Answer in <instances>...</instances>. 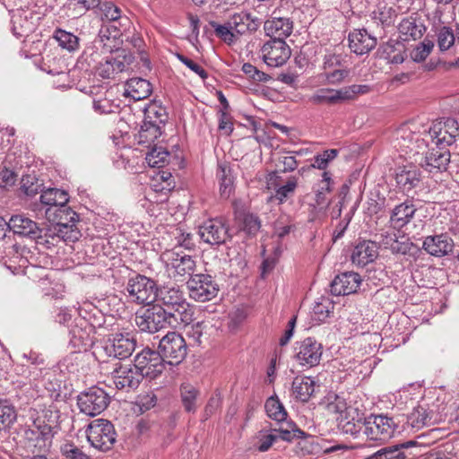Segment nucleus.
I'll return each mask as SVG.
<instances>
[{"label": "nucleus", "mask_w": 459, "mask_h": 459, "mask_svg": "<svg viewBox=\"0 0 459 459\" xmlns=\"http://www.w3.org/2000/svg\"><path fill=\"white\" fill-rule=\"evenodd\" d=\"M420 123L409 121L399 126L394 133V146L401 149L410 160H413L419 167L429 173L446 170L450 162V152L444 147H434L429 150L427 139L414 135L420 133Z\"/></svg>", "instance_id": "nucleus-1"}, {"label": "nucleus", "mask_w": 459, "mask_h": 459, "mask_svg": "<svg viewBox=\"0 0 459 459\" xmlns=\"http://www.w3.org/2000/svg\"><path fill=\"white\" fill-rule=\"evenodd\" d=\"M156 300L181 327L193 321L192 308L178 288L164 286L158 289Z\"/></svg>", "instance_id": "nucleus-2"}, {"label": "nucleus", "mask_w": 459, "mask_h": 459, "mask_svg": "<svg viewBox=\"0 0 459 459\" xmlns=\"http://www.w3.org/2000/svg\"><path fill=\"white\" fill-rule=\"evenodd\" d=\"M417 136L430 140L436 147L446 149L459 136V123L455 118L447 117L435 120L429 126L420 124V133L414 135V139Z\"/></svg>", "instance_id": "nucleus-3"}, {"label": "nucleus", "mask_w": 459, "mask_h": 459, "mask_svg": "<svg viewBox=\"0 0 459 459\" xmlns=\"http://www.w3.org/2000/svg\"><path fill=\"white\" fill-rule=\"evenodd\" d=\"M134 322L141 332L149 333H156L166 327H181L176 320L170 318L160 305L139 309L135 313Z\"/></svg>", "instance_id": "nucleus-4"}, {"label": "nucleus", "mask_w": 459, "mask_h": 459, "mask_svg": "<svg viewBox=\"0 0 459 459\" xmlns=\"http://www.w3.org/2000/svg\"><path fill=\"white\" fill-rule=\"evenodd\" d=\"M403 420V416L396 418L386 415L371 416L366 420L365 435L370 440L386 441L394 434L403 432L400 423Z\"/></svg>", "instance_id": "nucleus-5"}, {"label": "nucleus", "mask_w": 459, "mask_h": 459, "mask_svg": "<svg viewBox=\"0 0 459 459\" xmlns=\"http://www.w3.org/2000/svg\"><path fill=\"white\" fill-rule=\"evenodd\" d=\"M86 436L91 446L106 452L112 448L116 442L117 434L110 421L104 419H96L88 425Z\"/></svg>", "instance_id": "nucleus-6"}, {"label": "nucleus", "mask_w": 459, "mask_h": 459, "mask_svg": "<svg viewBox=\"0 0 459 459\" xmlns=\"http://www.w3.org/2000/svg\"><path fill=\"white\" fill-rule=\"evenodd\" d=\"M126 290L130 300L139 305L149 306L157 299V284L144 275L137 274L130 278Z\"/></svg>", "instance_id": "nucleus-7"}, {"label": "nucleus", "mask_w": 459, "mask_h": 459, "mask_svg": "<svg viewBox=\"0 0 459 459\" xmlns=\"http://www.w3.org/2000/svg\"><path fill=\"white\" fill-rule=\"evenodd\" d=\"M109 403V395L105 390L98 386H91L77 396V405L80 411L90 417L103 412Z\"/></svg>", "instance_id": "nucleus-8"}, {"label": "nucleus", "mask_w": 459, "mask_h": 459, "mask_svg": "<svg viewBox=\"0 0 459 459\" xmlns=\"http://www.w3.org/2000/svg\"><path fill=\"white\" fill-rule=\"evenodd\" d=\"M365 85H351L341 89L320 88L310 97L309 101L316 105H333L338 102L352 100L355 96L366 92Z\"/></svg>", "instance_id": "nucleus-9"}, {"label": "nucleus", "mask_w": 459, "mask_h": 459, "mask_svg": "<svg viewBox=\"0 0 459 459\" xmlns=\"http://www.w3.org/2000/svg\"><path fill=\"white\" fill-rule=\"evenodd\" d=\"M159 352L164 363L178 365L186 356L187 346L181 334L169 332L160 339Z\"/></svg>", "instance_id": "nucleus-10"}, {"label": "nucleus", "mask_w": 459, "mask_h": 459, "mask_svg": "<svg viewBox=\"0 0 459 459\" xmlns=\"http://www.w3.org/2000/svg\"><path fill=\"white\" fill-rule=\"evenodd\" d=\"M25 446L32 454L48 453L52 445L53 432L50 425L33 422L24 432Z\"/></svg>", "instance_id": "nucleus-11"}, {"label": "nucleus", "mask_w": 459, "mask_h": 459, "mask_svg": "<svg viewBox=\"0 0 459 459\" xmlns=\"http://www.w3.org/2000/svg\"><path fill=\"white\" fill-rule=\"evenodd\" d=\"M186 284L190 298L198 302L209 301L219 292V285L210 274H194Z\"/></svg>", "instance_id": "nucleus-12"}, {"label": "nucleus", "mask_w": 459, "mask_h": 459, "mask_svg": "<svg viewBox=\"0 0 459 459\" xmlns=\"http://www.w3.org/2000/svg\"><path fill=\"white\" fill-rule=\"evenodd\" d=\"M30 258L32 255L26 247L5 241L2 259L13 274L24 273L25 268L30 264Z\"/></svg>", "instance_id": "nucleus-13"}, {"label": "nucleus", "mask_w": 459, "mask_h": 459, "mask_svg": "<svg viewBox=\"0 0 459 459\" xmlns=\"http://www.w3.org/2000/svg\"><path fill=\"white\" fill-rule=\"evenodd\" d=\"M161 261L165 264L168 271L179 276L193 274L195 268V261L184 251L175 247L165 250L160 255Z\"/></svg>", "instance_id": "nucleus-14"}, {"label": "nucleus", "mask_w": 459, "mask_h": 459, "mask_svg": "<svg viewBox=\"0 0 459 459\" xmlns=\"http://www.w3.org/2000/svg\"><path fill=\"white\" fill-rule=\"evenodd\" d=\"M229 226L222 219L216 218L204 221L199 226L200 238L212 246L226 244L231 238Z\"/></svg>", "instance_id": "nucleus-15"}, {"label": "nucleus", "mask_w": 459, "mask_h": 459, "mask_svg": "<svg viewBox=\"0 0 459 459\" xmlns=\"http://www.w3.org/2000/svg\"><path fill=\"white\" fill-rule=\"evenodd\" d=\"M134 366L143 373V377L150 378L157 377L165 368V363L160 352L149 348L136 354Z\"/></svg>", "instance_id": "nucleus-16"}, {"label": "nucleus", "mask_w": 459, "mask_h": 459, "mask_svg": "<svg viewBox=\"0 0 459 459\" xmlns=\"http://www.w3.org/2000/svg\"><path fill=\"white\" fill-rule=\"evenodd\" d=\"M111 379L117 389L130 392L139 386L143 377L134 365L117 363L111 372Z\"/></svg>", "instance_id": "nucleus-17"}, {"label": "nucleus", "mask_w": 459, "mask_h": 459, "mask_svg": "<svg viewBox=\"0 0 459 459\" xmlns=\"http://www.w3.org/2000/svg\"><path fill=\"white\" fill-rule=\"evenodd\" d=\"M135 346L136 341L130 333H115L108 337L101 348L108 357L124 359L131 356Z\"/></svg>", "instance_id": "nucleus-18"}, {"label": "nucleus", "mask_w": 459, "mask_h": 459, "mask_svg": "<svg viewBox=\"0 0 459 459\" xmlns=\"http://www.w3.org/2000/svg\"><path fill=\"white\" fill-rule=\"evenodd\" d=\"M260 51L264 62L271 67L281 66L291 55L290 47L281 39H272L265 42Z\"/></svg>", "instance_id": "nucleus-19"}, {"label": "nucleus", "mask_w": 459, "mask_h": 459, "mask_svg": "<svg viewBox=\"0 0 459 459\" xmlns=\"http://www.w3.org/2000/svg\"><path fill=\"white\" fill-rule=\"evenodd\" d=\"M403 417V431L408 432H415L437 422V414L425 404H419L406 417Z\"/></svg>", "instance_id": "nucleus-20"}, {"label": "nucleus", "mask_w": 459, "mask_h": 459, "mask_svg": "<svg viewBox=\"0 0 459 459\" xmlns=\"http://www.w3.org/2000/svg\"><path fill=\"white\" fill-rule=\"evenodd\" d=\"M295 351V359L300 365L314 367L321 360L323 346L316 339L307 337L296 342Z\"/></svg>", "instance_id": "nucleus-21"}, {"label": "nucleus", "mask_w": 459, "mask_h": 459, "mask_svg": "<svg viewBox=\"0 0 459 459\" xmlns=\"http://www.w3.org/2000/svg\"><path fill=\"white\" fill-rule=\"evenodd\" d=\"M9 230L14 234L28 237L31 239L41 238L42 230L38 223L22 214L11 217L8 221Z\"/></svg>", "instance_id": "nucleus-22"}, {"label": "nucleus", "mask_w": 459, "mask_h": 459, "mask_svg": "<svg viewBox=\"0 0 459 459\" xmlns=\"http://www.w3.org/2000/svg\"><path fill=\"white\" fill-rule=\"evenodd\" d=\"M418 164L411 160L406 165L397 168L395 180L403 192H409L414 188L420 181V172Z\"/></svg>", "instance_id": "nucleus-23"}, {"label": "nucleus", "mask_w": 459, "mask_h": 459, "mask_svg": "<svg viewBox=\"0 0 459 459\" xmlns=\"http://www.w3.org/2000/svg\"><path fill=\"white\" fill-rule=\"evenodd\" d=\"M361 282L360 275L357 273L347 272L337 275L331 284V291L333 295H349L359 289Z\"/></svg>", "instance_id": "nucleus-24"}, {"label": "nucleus", "mask_w": 459, "mask_h": 459, "mask_svg": "<svg viewBox=\"0 0 459 459\" xmlns=\"http://www.w3.org/2000/svg\"><path fill=\"white\" fill-rule=\"evenodd\" d=\"M423 249L434 256H444L452 252L454 242L446 234L428 236L422 245Z\"/></svg>", "instance_id": "nucleus-25"}, {"label": "nucleus", "mask_w": 459, "mask_h": 459, "mask_svg": "<svg viewBox=\"0 0 459 459\" xmlns=\"http://www.w3.org/2000/svg\"><path fill=\"white\" fill-rule=\"evenodd\" d=\"M378 256V247L376 242L364 240L357 244L351 253V262L358 266H365Z\"/></svg>", "instance_id": "nucleus-26"}, {"label": "nucleus", "mask_w": 459, "mask_h": 459, "mask_svg": "<svg viewBox=\"0 0 459 459\" xmlns=\"http://www.w3.org/2000/svg\"><path fill=\"white\" fill-rule=\"evenodd\" d=\"M377 45V39L368 33L366 30H359L349 35V47L357 55L368 53Z\"/></svg>", "instance_id": "nucleus-27"}, {"label": "nucleus", "mask_w": 459, "mask_h": 459, "mask_svg": "<svg viewBox=\"0 0 459 459\" xmlns=\"http://www.w3.org/2000/svg\"><path fill=\"white\" fill-rule=\"evenodd\" d=\"M45 214L47 219L54 225L72 226L75 225V222L78 221V214L66 206V204H63L59 208H56V210L46 209Z\"/></svg>", "instance_id": "nucleus-28"}, {"label": "nucleus", "mask_w": 459, "mask_h": 459, "mask_svg": "<svg viewBox=\"0 0 459 459\" xmlns=\"http://www.w3.org/2000/svg\"><path fill=\"white\" fill-rule=\"evenodd\" d=\"M416 207L411 201H405L396 205L391 213L390 223L394 229H401L413 217Z\"/></svg>", "instance_id": "nucleus-29"}, {"label": "nucleus", "mask_w": 459, "mask_h": 459, "mask_svg": "<svg viewBox=\"0 0 459 459\" xmlns=\"http://www.w3.org/2000/svg\"><path fill=\"white\" fill-rule=\"evenodd\" d=\"M264 30L273 39L285 38L292 31V22L288 18H273L264 22Z\"/></svg>", "instance_id": "nucleus-30"}, {"label": "nucleus", "mask_w": 459, "mask_h": 459, "mask_svg": "<svg viewBox=\"0 0 459 459\" xmlns=\"http://www.w3.org/2000/svg\"><path fill=\"white\" fill-rule=\"evenodd\" d=\"M151 83L142 78H131L125 85V95L134 100H141L148 98L152 93Z\"/></svg>", "instance_id": "nucleus-31"}, {"label": "nucleus", "mask_w": 459, "mask_h": 459, "mask_svg": "<svg viewBox=\"0 0 459 459\" xmlns=\"http://www.w3.org/2000/svg\"><path fill=\"white\" fill-rule=\"evenodd\" d=\"M399 32L403 36L404 40L420 39L425 30V25L413 17H408L402 20L398 27Z\"/></svg>", "instance_id": "nucleus-32"}, {"label": "nucleus", "mask_w": 459, "mask_h": 459, "mask_svg": "<svg viewBox=\"0 0 459 459\" xmlns=\"http://www.w3.org/2000/svg\"><path fill=\"white\" fill-rule=\"evenodd\" d=\"M415 441H407L399 445L386 446L377 452V459H408L411 454L408 452L410 447L415 446Z\"/></svg>", "instance_id": "nucleus-33"}, {"label": "nucleus", "mask_w": 459, "mask_h": 459, "mask_svg": "<svg viewBox=\"0 0 459 459\" xmlns=\"http://www.w3.org/2000/svg\"><path fill=\"white\" fill-rule=\"evenodd\" d=\"M69 201L68 193L58 188H48L41 190L40 202L48 206L47 209L59 208L63 204H66Z\"/></svg>", "instance_id": "nucleus-34"}, {"label": "nucleus", "mask_w": 459, "mask_h": 459, "mask_svg": "<svg viewBox=\"0 0 459 459\" xmlns=\"http://www.w3.org/2000/svg\"><path fill=\"white\" fill-rule=\"evenodd\" d=\"M315 380L310 377H297L292 382V390L296 398L307 402L315 392Z\"/></svg>", "instance_id": "nucleus-35"}, {"label": "nucleus", "mask_w": 459, "mask_h": 459, "mask_svg": "<svg viewBox=\"0 0 459 459\" xmlns=\"http://www.w3.org/2000/svg\"><path fill=\"white\" fill-rule=\"evenodd\" d=\"M161 126L158 124L144 120L138 132V143L151 148L152 144L161 135Z\"/></svg>", "instance_id": "nucleus-36"}, {"label": "nucleus", "mask_w": 459, "mask_h": 459, "mask_svg": "<svg viewBox=\"0 0 459 459\" xmlns=\"http://www.w3.org/2000/svg\"><path fill=\"white\" fill-rule=\"evenodd\" d=\"M12 31L17 38L23 37L33 30V24L28 19L27 12L16 10L12 14Z\"/></svg>", "instance_id": "nucleus-37"}, {"label": "nucleus", "mask_w": 459, "mask_h": 459, "mask_svg": "<svg viewBox=\"0 0 459 459\" xmlns=\"http://www.w3.org/2000/svg\"><path fill=\"white\" fill-rule=\"evenodd\" d=\"M278 439L279 437L276 429L261 430L253 437L250 449L260 453L266 452Z\"/></svg>", "instance_id": "nucleus-38"}, {"label": "nucleus", "mask_w": 459, "mask_h": 459, "mask_svg": "<svg viewBox=\"0 0 459 459\" xmlns=\"http://www.w3.org/2000/svg\"><path fill=\"white\" fill-rule=\"evenodd\" d=\"M109 57L114 67L115 76L127 71L134 60L132 53L126 49H117L109 55Z\"/></svg>", "instance_id": "nucleus-39"}, {"label": "nucleus", "mask_w": 459, "mask_h": 459, "mask_svg": "<svg viewBox=\"0 0 459 459\" xmlns=\"http://www.w3.org/2000/svg\"><path fill=\"white\" fill-rule=\"evenodd\" d=\"M396 16L397 11L385 1L379 2L371 14L373 20L386 26L392 24Z\"/></svg>", "instance_id": "nucleus-40"}, {"label": "nucleus", "mask_w": 459, "mask_h": 459, "mask_svg": "<svg viewBox=\"0 0 459 459\" xmlns=\"http://www.w3.org/2000/svg\"><path fill=\"white\" fill-rule=\"evenodd\" d=\"M277 170L271 172L268 175V184L273 185V181L278 178V171L280 172H291L294 171L298 167V161L294 156L288 154H281L276 160L275 164Z\"/></svg>", "instance_id": "nucleus-41"}, {"label": "nucleus", "mask_w": 459, "mask_h": 459, "mask_svg": "<svg viewBox=\"0 0 459 459\" xmlns=\"http://www.w3.org/2000/svg\"><path fill=\"white\" fill-rule=\"evenodd\" d=\"M333 181L331 177V173L324 171L322 174V179L319 183V187L316 192V204L320 208H324L329 205L326 195L331 193L333 190Z\"/></svg>", "instance_id": "nucleus-42"}, {"label": "nucleus", "mask_w": 459, "mask_h": 459, "mask_svg": "<svg viewBox=\"0 0 459 459\" xmlns=\"http://www.w3.org/2000/svg\"><path fill=\"white\" fill-rule=\"evenodd\" d=\"M16 418L14 406L6 400H0V431L9 429Z\"/></svg>", "instance_id": "nucleus-43"}, {"label": "nucleus", "mask_w": 459, "mask_h": 459, "mask_svg": "<svg viewBox=\"0 0 459 459\" xmlns=\"http://www.w3.org/2000/svg\"><path fill=\"white\" fill-rule=\"evenodd\" d=\"M169 152L165 147L153 144L151 151L146 154V161L151 167H163L169 160Z\"/></svg>", "instance_id": "nucleus-44"}, {"label": "nucleus", "mask_w": 459, "mask_h": 459, "mask_svg": "<svg viewBox=\"0 0 459 459\" xmlns=\"http://www.w3.org/2000/svg\"><path fill=\"white\" fill-rule=\"evenodd\" d=\"M338 154L337 149H327L318 152L311 160L310 168L326 171L329 164L337 158Z\"/></svg>", "instance_id": "nucleus-45"}, {"label": "nucleus", "mask_w": 459, "mask_h": 459, "mask_svg": "<svg viewBox=\"0 0 459 459\" xmlns=\"http://www.w3.org/2000/svg\"><path fill=\"white\" fill-rule=\"evenodd\" d=\"M100 4V0H67V9L72 10L73 17H79L87 11L95 10Z\"/></svg>", "instance_id": "nucleus-46"}, {"label": "nucleus", "mask_w": 459, "mask_h": 459, "mask_svg": "<svg viewBox=\"0 0 459 459\" xmlns=\"http://www.w3.org/2000/svg\"><path fill=\"white\" fill-rule=\"evenodd\" d=\"M333 303L329 298L321 297L313 307L312 316L316 322H324L333 309Z\"/></svg>", "instance_id": "nucleus-47"}, {"label": "nucleus", "mask_w": 459, "mask_h": 459, "mask_svg": "<svg viewBox=\"0 0 459 459\" xmlns=\"http://www.w3.org/2000/svg\"><path fill=\"white\" fill-rule=\"evenodd\" d=\"M339 427L343 433L349 434L353 437H358L361 431L365 434L366 420L363 421L362 418L355 420L352 418L349 420L347 417L342 419L339 423Z\"/></svg>", "instance_id": "nucleus-48"}, {"label": "nucleus", "mask_w": 459, "mask_h": 459, "mask_svg": "<svg viewBox=\"0 0 459 459\" xmlns=\"http://www.w3.org/2000/svg\"><path fill=\"white\" fill-rule=\"evenodd\" d=\"M95 13L105 21L115 22L121 18V10L110 1L100 0V4L97 6Z\"/></svg>", "instance_id": "nucleus-49"}, {"label": "nucleus", "mask_w": 459, "mask_h": 459, "mask_svg": "<svg viewBox=\"0 0 459 459\" xmlns=\"http://www.w3.org/2000/svg\"><path fill=\"white\" fill-rule=\"evenodd\" d=\"M54 38L62 48L66 49L69 52L76 50L79 47V39L73 33L67 32L64 30H56L55 31Z\"/></svg>", "instance_id": "nucleus-50"}, {"label": "nucleus", "mask_w": 459, "mask_h": 459, "mask_svg": "<svg viewBox=\"0 0 459 459\" xmlns=\"http://www.w3.org/2000/svg\"><path fill=\"white\" fill-rule=\"evenodd\" d=\"M264 408L268 417L271 419L279 422L286 419L287 412L278 398L273 396L268 398L265 402Z\"/></svg>", "instance_id": "nucleus-51"}, {"label": "nucleus", "mask_w": 459, "mask_h": 459, "mask_svg": "<svg viewBox=\"0 0 459 459\" xmlns=\"http://www.w3.org/2000/svg\"><path fill=\"white\" fill-rule=\"evenodd\" d=\"M217 178L220 181V190L223 196H229L233 184L231 170L227 165L221 164L218 168Z\"/></svg>", "instance_id": "nucleus-52"}, {"label": "nucleus", "mask_w": 459, "mask_h": 459, "mask_svg": "<svg viewBox=\"0 0 459 459\" xmlns=\"http://www.w3.org/2000/svg\"><path fill=\"white\" fill-rule=\"evenodd\" d=\"M180 390L185 409L187 411H195L196 410L197 390L190 384H183Z\"/></svg>", "instance_id": "nucleus-53"}, {"label": "nucleus", "mask_w": 459, "mask_h": 459, "mask_svg": "<svg viewBox=\"0 0 459 459\" xmlns=\"http://www.w3.org/2000/svg\"><path fill=\"white\" fill-rule=\"evenodd\" d=\"M383 244L394 254L405 255L411 250V243L405 240H399L395 234L388 235L383 240Z\"/></svg>", "instance_id": "nucleus-54"}, {"label": "nucleus", "mask_w": 459, "mask_h": 459, "mask_svg": "<svg viewBox=\"0 0 459 459\" xmlns=\"http://www.w3.org/2000/svg\"><path fill=\"white\" fill-rule=\"evenodd\" d=\"M53 236H56L64 241H71L74 242L78 240L81 237L80 231L77 230L75 225L72 226H59L54 225Z\"/></svg>", "instance_id": "nucleus-55"}, {"label": "nucleus", "mask_w": 459, "mask_h": 459, "mask_svg": "<svg viewBox=\"0 0 459 459\" xmlns=\"http://www.w3.org/2000/svg\"><path fill=\"white\" fill-rule=\"evenodd\" d=\"M250 14L247 13H234L229 21L230 24L234 32L238 34L245 33L249 27Z\"/></svg>", "instance_id": "nucleus-56"}, {"label": "nucleus", "mask_w": 459, "mask_h": 459, "mask_svg": "<svg viewBox=\"0 0 459 459\" xmlns=\"http://www.w3.org/2000/svg\"><path fill=\"white\" fill-rule=\"evenodd\" d=\"M433 48V41L424 39L411 51L410 56L414 62L420 63L429 56Z\"/></svg>", "instance_id": "nucleus-57"}, {"label": "nucleus", "mask_w": 459, "mask_h": 459, "mask_svg": "<svg viewBox=\"0 0 459 459\" xmlns=\"http://www.w3.org/2000/svg\"><path fill=\"white\" fill-rule=\"evenodd\" d=\"M42 184L36 178L35 175H24L21 180V189L22 192L29 196H33L41 191Z\"/></svg>", "instance_id": "nucleus-58"}, {"label": "nucleus", "mask_w": 459, "mask_h": 459, "mask_svg": "<svg viewBox=\"0 0 459 459\" xmlns=\"http://www.w3.org/2000/svg\"><path fill=\"white\" fill-rule=\"evenodd\" d=\"M437 46L440 51L448 50L455 42V36L453 30L448 27H442L437 34Z\"/></svg>", "instance_id": "nucleus-59"}, {"label": "nucleus", "mask_w": 459, "mask_h": 459, "mask_svg": "<svg viewBox=\"0 0 459 459\" xmlns=\"http://www.w3.org/2000/svg\"><path fill=\"white\" fill-rule=\"evenodd\" d=\"M168 114L164 108L152 105L147 109L145 120L163 126L168 121Z\"/></svg>", "instance_id": "nucleus-60"}, {"label": "nucleus", "mask_w": 459, "mask_h": 459, "mask_svg": "<svg viewBox=\"0 0 459 459\" xmlns=\"http://www.w3.org/2000/svg\"><path fill=\"white\" fill-rule=\"evenodd\" d=\"M279 438L290 442L295 438H302L305 436V432L299 429L294 423H288V428H281L277 430Z\"/></svg>", "instance_id": "nucleus-61"}, {"label": "nucleus", "mask_w": 459, "mask_h": 459, "mask_svg": "<svg viewBox=\"0 0 459 459\" xmlns=\"http://www.w3.org/2000/svg\"><path fill=\"white\" fill-rule=\"evenodd\" d=\"M297 185L298 179L295 177L290 178L285 185L279 186L276 189L274 198H276L280 203H283L290 195L294 193Z\"/></svg>", "instance_id": "nucleus-62"}, {"label": "nucleus", "mask_w": 459, "mask_h": 459, "mask_svg": "<svg viewBox=\"0 0 459 459\" xmlns=\"http://www.w3.org/2000/svg\"><path fill=\"white\" fill-rule=\"evenodd\" d=\"M350 72L347 69L337 67L321 74L328 84H340L349 75Z\"/></svg>", "instance_id": "nucleus-63"}, {"label": "nucleus", "mask_w": 459, "mask_h": 459, "mask_svg": "<svg viewBox=\"0 0 459 459\" xmlns=\"http://www.w3.org/2000/svg\"><path fill=\"white\" fill-rule=\"evenodd\" d=\"M62 455L66 459H89V456L85 455L80 448L71 443H66L61 447Z\"/></svg>", "instance_id": "nucleus-64"}]
</instances>
